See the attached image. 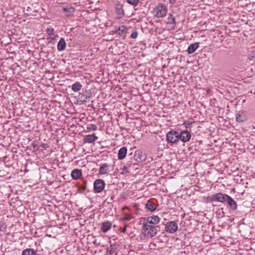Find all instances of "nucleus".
<instances>
[{"mask_svg": "<svg viewBox=\"0 0 255 255\" xmlns=\"http://www.w3.org/2000/svg\"><path fill=\"white\" fill-rule=\"evenodd\" d=\"M142 233L147 238H152L155 236L157 233V227L148 224L143 221L142 225Z\"/></svg>", "mask_w": 255, "mask_h": 255, "instance_id": "obj_1", "label": "nucleus"}, {"mask_svg": "<svg viewBox=\"0 0 255 255\" xmlns=\"http://www.w3.org/2000/svg\"><path fill=\"white\" fill-rule=\"evenodd\" d=\"M167 6L163 4H158L155 6L153 10V15L157 18L164 17L167 12Z\"/></svg>", "mask_w": 255, "mask_h": 255, "instance_id": "obj_2", "label": "nucleus"}, {"mask_svg": "<svg viewBox=\"0 0 255 255\" xmlns=\"http://www.w3.org/2000/svg\"><path fill=\"white\" fill-rule=\"evenodd\" d=\"M227 194L222 193H217L215 194L208 196L206 198V202H212L214 201L224 203L227 197Z\"/></svg>", "mask_w": 255, "mask_h": 255, "instance_id": "obj_3", "label": "nucleus"}, {"mask_svg": "<svg viewBox=\"0 0 255 255\" xmlns=\"http://www.w3.org/2000/svg\"><path fill=\"white\" fill-rule=\"evenodd\" d=\"M166 140L168 143H177L179 140V133L174 130L169 131L166 134Z\"/></svg>", "mask_w": 255, "mask_h": 255, "instance_id": "obj_4", "label": "nucleus"}, {"mask_svg": "<svg viewBox=\"0 0 255 255\" xmlns=\"http://www.w3.org/2000/svg\"><path fill=\"white\" fill-rule=\"evenodd\" d=\"M105 182L102 179H96L94 184V189L95 192L100 193L105 188Z\"/></svg>", "mask_w": 255, "mask_h": 255, "instance_id": "obj_5", "label": "nucleus"}, {"mask_svg": "<svg viewBox=\"0 0 255 255\" xmlns=\"http://www.w3.org/2000/svg\"><path fill=\"white\" fill-rule=\"evenodd\" d=\"M178 225L175 221H170L167 223L165 231L171 234L174 233L178 230Z\"/></svg>", "mask_w": 255, "mask_h": 255, "instance_id": "obj_6", "label": "nucleus"}, {"mask_svg": "<svg viewBox=\"0 0 255 255\" xmlns=\"http://www.w3.org/2000/svg\"><path fill=\"white\" fill-rule=\"evenodd\" d=\"M160 221V218L156 215H153L151 216H149L147 217L146 219H144V221L147 222L148 224L155 226L159 223Z\"/></svg>", "mask_w": 255, "mask_h": 255, "instance_id": "obj_7", "label": "nucleus"}, {"mask_svg": "<svg viewBox=\"0 0 255 255\" xmlns=\"http://www.w3.org/2000/svg\"><path fill=\"white\" fill-rule=\"evenodd\" d=\"M191 138V134L187 130H183L179 133V139L185 142L188 141Z\"/></svg>", "mask_w": 255, "mask_h": 255, "instance_id": "obj_8", "label": "nucleus"}, {"mask_svg": "<svg viewBox=\"0 0 255 255\" xmlns=\"http://www.w3.org/2000/svg\"><path fill=\"white\" fill-rule=\"evenodd\" d=\"M248 117L245 112H239L236 116V119L238 122H244L247 120Z\"/></svg>", "mask_w": 255, "mask_h": 255, "instance_id": "obj_9", "label": "nucleus"}, {"mask_svg": "<svg viewBox=\"0 0 255 255\" xmlns=\"http://www.w3.org/2000/svg\"><path fill=\"white\" fill-rule=\"evenodd\" d=\"M98 139L95 134H88L84 136L83 142L84 143H93Z\"/></svg>", "mask_w": 255, "mask_h": 255, "instance_id": "obj_10", "label": "nucleus"}, {"mask_svg": "<svg viewBox=\"0 0 255 255\" xmlns=\"http://www.w3.org/2000/svg\"><path fill=\"white\" fill-rule=\"evenodd\" d=\"M225 202H226L230 207L233 210H236L237 208V204L235 200L233 198H232L228 195L225 200Z\"/></svg>", "mask_w": 255, "mask_h": 255, "instance_id": "obj_11", "label": "nucleus"}, {"mask_svg": "<svg viewBox=\"0 0 255 255\" xmlns=\"http://www.w3.org/2000/svg\"><path fill=\"white\" fill-rule=\"evenodd\" d=\"M112 227V224L109 221H106L102 224L101 230L103 233H106Z\"/></svg>", "mask_w": 255, "mask_h": 255, "instance_id": "obj_12", "label": "nucleus"}, {"mask_svg": "<svg viewBox=\"0 0 255 255\" xmlns=\"http://www.w3.org/2000/svg\"><path fill=\"white\" fill-rule=\"evenodd\" d=\"M66 47V42L64 38L61 37L57 44V50L59 51H62Z\"/></svg>", "mask_w": 255, "mask_h": 255, "instance_id": "obj_13", "label": "nucleus"}, {"mask_svg": "<svg viewBox=\"0 0 255 255\" xmlns=\"http://www.w3.org/2000/svg\"><path fill=\"white\" fill-rule=\"evenodd\" d=\"M199 43L195 42L190 44L187 49V52L189 54L193 53L199 47Z\"/></svg>", "mask_w": 255, "mask_h": 255, "instance_id": "obj_14", "label": "nucleus"}, {"mask_svg": "<svg viewBox=\"0 0 255 255\" xmlns=\"http://www.w3.org/2000/svg\"><path fill=\"white\" fill-rule=\"evenodd\" d=\"M71 175L73 179L79 178L82 175L81 170L78 169H74L72 170Z\"/></svg>", "mask_w": 255, "mask_h": 255, "instance_id": "obj_15", "label": "nucleus"}, {"mask_svg": "<svg viewBox=\"0 0 255 255\" xmlns=\"http://www.w3.org/2000/svg\"><path fill=\"white\" fill-rule=\"evenodd\" d=\"M145 208L150 212L154 211L157 208L156 205L150 200L147 201L145 204Z\"/></svg>", "mask_w": 255, "mask_h": 255, "instance_id": "obj_16", "label": "nucleus"}, {"mask_svg": "<svg viewBox=\"0 0 255 255\" xmlns=\"http://www.w3.org/2000/svg\"><path fill=\"white\" fill-rule=\"evenodd\" d=\"M127 152V148L126 147H122L119 151L118 152V158L120 160L123 159L126 154Z\"/></svg>", "mask_w": 255, "mask_h": 255, "instance_id": "obj_17", "label": "nucleus"}, {"mask_svg": "<svg viewBox=\"0 0 255 255\" xmlns=\"http://www.w3.org/2000/svg\"><path fill=\"white\" fill-rule=\"evenodd\" d=\"M108 165L107 163H104L102 164L99 170V173L100 174H105L108 171Z\"/></svg>", "mask_w": 255, "mask_h": 255, "instance_id": "obj_18", "label": "nucleus"}, {"mask_svg": "<svg viewBox=\"0 0 255 255\" xmlns=\"http://www.w3.org/2000/svg\"><path fill=\"white\" fill-rule=\"evenodd\" d=\"M82 87V85L79 82H76L73 84L72 86V90L75 92H77L79 91Z\"/></svg>", "mask_w": 255, "mask_h": 255, "instance_id": "obj_19", "label": "nucleus"}, {"mask_svg": "<svg viewBox=\"0 0 255 255\" xmlns=\"http://www.w3.org/2000/svg\"><path fill=\"white\" fill-rule=\"evenodd\" d=\"M63 10L67 13V15L69 16L72 15L74 12V8L71 6H67L65 7H63Z\"/></svg>", "mask_w": 255, "mask_h": 255, "instance_id": "obj_20", "label": "nucleus"}, {"mask_svg": "<svg viewBox=\"0 0 255 255\" xmlns=\"http://www.w3.org/2000/svg\"><path fill=\"white\" fill-rule=\"evenodd\" d=\"M248 58L250 61L255 62V47L252 48L249 51Z\"/></svg>", "mask_w": 255, "mask_h": 255, "instance_id": "obj_21", "label": "nucleus"}, {"mask_svg": "<svg viewBox=\"0 0 255 255\" xmlns=\"http://www.w3.org/2000/svg\"><path fill=\"white\" fill-rule=\"evenodd\" d=\"M166 23L167 24H172L174 27L175 25V17L173 16V15L171 13H169L168 15V17L167 18Z\"/></svg>", "mask_w": 255, "mask_h": 255, "instance_id": "obj_22", "label": "nucleus"}, {"mask_svg": "<svg viewBox=\"0 0 255 255\" xmlns=\"http://www.w3.org/2000/svg\"><path fill=\"white\" fill-rule=\"evenodd\" d=\"M115 32L119 35H122L123 34L127 32V28L126 26L122 25L116 29Z\"/></svg>", "mask_w": 255, "mask_h": 255, "instance_id": "obj_23", "label": "nucleus"}, {"mask_svg": "<svg viewBox=\"0 0 255 255\" xmlns=\"http://www.w3.org/2000/svg\"><path fill=\"white\" fill-rule=\"evenodd\" d=\"M46 32L49 36V37L47 38V40H52V36L54 35V30L53 28L47 27L46 29Z\"/></svg>", "mask_w": 255, "mask_h": 255, "instance_id": "obj_24", "label": "nucleus"}, {"mask_svg": "<svg viewBox=\"0 0 255 255\" xmlns=\"http://www.w3.org/2000/svg\"><path fill=\"white\" fill-rule=\"evenodd\" d=\"M35 251L32 249H26L22 253V255H35Z\"/></svg>", "mask_w": 255, "mask_h": 255, "instance_id": "obj_25", "label": "nucleus"}, {"mask_svg": "<svg viewBox=\"0 0 255 255\" xmlns=\"http://www.w3.org/2000/svg\"><path fill=\"white\" fill-rule=\"evenodd\" d=\"M116 12L119 15H122L124 14L123 6L121 4H117L116 7Z\"/></svg>", "mask_w": 255, "mask_h": 255, "instance_id": "obj_26", "label": "nucleus"}, {"mask_svg": "<svg viewBox=\"0 0 255 255\" xmlns=\"http://www.w3.org/2000/svg\"><path fill=\"white\" fill-rule=\"evenodd\" d=\"M116 251V248L114 246L111 245L106 249V253L112 255L114 252Z\"/></svg>", "mask_w": 255, "mask_h": 255, "instance_id": "obj_27", "label": "nucleus"}, {"mask_svg": "<svg viewBox=\"0 0 255 255\" xmlns=\"http://www.w3.org/2000/svg\"><path fill=\"white\" fill-rule=\"evenodd\" d=\"M127 2L133 6H136L138 3L139 0H127Z\"/></svg>", "mask_w": 255, "mask_h": 255, "instance_id": "obj_28", "label": "nucleus"}, {"mask_svg": "<svg viewBox=\"0 0 255 255\" xmlns=\"http://www.w3.org/2000/svg\"><path fill=\"white\" fill-rule=\"evenodd\" d=\"M97 127L95 125L91 124L89 127L87 128L88 131L96 130H97Z\"/></svg>", "mask_w": 255, "mask_h": 255, "instance_id": "obj_29", "label": "nucleus"}, {"mask_svg": "<svg viewBox=\"0 0 255 255\" xmlns=\"http://www.w3.org/2000/svg\"><path fill=\"white\" fill-rule=\"evenodd\" d=\"M6 225L4 223H1L0 224V231L2 232H5L6 231Z\"/></svg>", "mask_w": 255, "mask_h": 255, "instance_id": "obj_30", "label": "nucleus"}, {"mask_svg": "<svg viewBox=\"0 0 255 255\" xmlns=\"http://www.w3.org/2000/svg\"><path fill=\"white\" fill-rule=\"evenodd\" d=\"M131 219V216L128 214H125L123 217V220L125 221H129Z\"/></svg>", "mask_w": 255, "mask_h": 255, "instance_id": "obj_31", "label": "nucleus"}, {"mask_svg": "<svg viewBox=\"0 0 255 255\" xmlns=\"http://www.w3.org/2000/svg\"><path fill=\"white\" fill-rule=\"evenodd\" d=\"M137 36V32L136 31H134L132 32L130 34V37L132 38H136Z\"/></svg>", "mask_w": 255, "mask_h": 255, "instance_id": "obj_32", "label": "nucleus"}, {"mask_svg": "<svg viewBox=\"0 0 255 255\" xmlns=\"http://www.w3.org/2000/svg\"><path fill=\"white\" fill-rule=\"evenodd\" d=\"M128 168L127 166H125L123 168H122V172H121V173L123 174L125 172H128Z\"/></svg>", "mask_w": 255, "mask_h": 255, "instance_id": "obj_33", "label": "nucleus"}, {"mask_svg": "<svg viewBox=\"0 0 255 255\" xmlns=\"http://www.w3.org/2000/svg\"><path fill=\"white\" fill-rule=\"evenodd\" d=\"M126 228H127V226L125 225V227L123 229H122V230L121 231V232L122 233H125L126 232Z\"/></svg>", "mask_w": 255, "mask_h": 255, "instance_id": "obj_34", "label": "nucleus"}, {"mask_svg": "<svg viewBox=\"0 0 255 255\" xmlns=\"http://www.w3.org/2000/svg\"><path fill=\"white\" fill-rule=\"evenodd\" d=\"M170 3H174L176 2V0H169Z\"/></svg>", "mask_w": 255, "mask_h": 255, "instance_id": "obj_35", "label": "nucleus"}, {"mask_svg": "<svg viewBox=\"0 0 255 255\" xmlns=\"http://www.w3.org/2000/svg\"><path fill=\"white\" fill-rule=\"evenodd\" d=\"M165 66H166V65H163V68H165Z\"/></svg>", "mask_w": 255, "mask_h": 255, "instance_id": "obj_36", "label": "nucleus"}]
</instances>
